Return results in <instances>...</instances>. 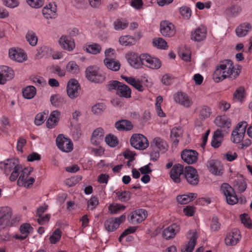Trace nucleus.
Segmentation results:
<instances>
[{
    "label": "nucleus",
    "mask_w": 252,
    "mask_h": 252,
    "mask_svg": "<svg viewBox=\"0 0 252 252\" xmlns=\"http://www.w3.org/2000/svg\"><path fill=\"white\" fill-rule=\"evenodd\" d=\"M36 93V88L34 86H29L23 91V95L27 99H31L35 96Z\"/></svg>",
    "instance_id": "nucleus-43"
},
{
    "label": "nucleus",
    "mask_w": 252,
    "mask_h": 252,
    "mask_svg": "<svg viewBox=\"0 0 252 252\" xmlns=\"http://www.w3.org/2000/svg\"><path fill=\"white\" fill-rule=\"evenodd\" d=\"M175 102L186 108H190L193 105L192 99L186 93L178 92L174 95Z\"/></svg>",
    "instance_id": "nucleus-8"
},
{
    "label": "nucleus",
    "mask_w": 252,
    "mask_h": 252,
    "mask_svg": "<svg viewBox=\"0 0 252 252\" xmlns=\"http://www.w3.org/2000/svg\"><path fill=\"white\" fill-rule=\"evenodd\" d=\"M214 123L220 128V130L223 132L225 130L228 133L231 126V120L227 116L223 115L217 116L214 120Z\"/></svg>",
    "instance_id": "nucleus-18"
},
{
    "label": "nucleus",
    "mask_w": 252,
    "mask_h": 252,
    "mask_svg": "<svg viewBox=\"0 0 252 252\" xmlns=\"http://www.w3.org/2000/svg\"><path fill=\"white\" fill-rule=\"evenodd\" d=\"M57 6L55 3H50L42 9L44 17L47 19L55 18L57 17Z\"/></svg>",
    "instance_id": "nucleus-27"
},
{
    "label": "nucleus",
    "mask_w": 252,
    "mask_h": 252,
    "mask_svg": "<svg viewBox=\"0 0 252 252\" xmlns=\"http://www.w3.org/2000/svg\"><path fill=\"white\" fill-rule=\"evenodd\" d=\"M147 215L146 210L137 209L130 213L128 217V220L131 224H139L146 219Z\"/></svg>",
    "instance_id": "nucleus-9"
},
{
    "label": "nucleus",
    "mask_w": 252,
    "mask_h": 252,
    "mask_svg": "<svg viewBox=\"0 0 252 252\" xmlns=\"http://www.w3.org/2000/svg\"><path fill=\"white\" fill-rule=\"evenodd\" d=\"M116 93L120 97L127 98L131 97V91L127 86L122 83L120 86L118 87Z\"/></svg>",
    "instance_id": "nucleus-40"
},
{
    "label": "nucleus",
    "mask_w": 252,
    "mask_h": 252,
    "mask_svg": "<svg viewBox=\"0 0 252 252\" xmlns=\"http://www.w3.org/2000/svg\"><path fill=\"white\" fill-rule=\"evenodd\" d=\"M85 72L86 78L92 82L99 83H102L105 80L104 75L96 67H88Z\"/></svg>",
    "instance_id": "nucleus-5"
},
{
    "label": "nucleus",
    "mask_w": 252,
    "mask_h": 252,
    "mask_svg": "<svg viewBox=\"0 0 252 252\" xmlns=\"http://www.w3.org/2000/svg\"><path fill=\"white\" fill-rule=\"evenodd\" d=\"M152 145L155 146L162 153H165L168 150V145L166 142L160 137H155Z\"/></svg>",
    "instance_id": "nucleus-36"
},
{
    "label": "nucleus",
    "mask_w": 252,
    "mask_h": 252,
    "mask_svg": "<svg viewBox=\"0 0 252 252\" xmlns=\"http://www.w3.org/2000/svg\"><path fill=\"white\" fill-rule=\"evenodd\" d=\"M122 78L138 91L143 92L144 91V87L138 79L127 76H122Z\"/></svg>",
    "instance_id": "nucleus-35"
},
{
    "label": "nucleus",
    "mask_w": 252,
    "mask_h": 252,
    "mask_svg": "<svg viewBox=\"0 0 252 252\" xmlns=\"http://www.w3.org/2000/svg\"><path fill=\"white\" fill-rule=\"evenodd\" d=\"M99 201L96 197H92L88 201V208L93 210L98 205Z\"/></svg>",
    "instance_id": "nucleus-61"
},
{
    "label": "nucleus",
    "mask_w": 252,
    "mask_h": 252,
    "mask_svg": "<svg viewBox=\"0 0 252 252\" xmlns=\"http://www.w3.org/2000/svg\"><path fill=\"white\" fill-rule=\"evenodd\" d=\"M198 237L196 231L190 230L187 234V238L189 241L181 247L182 252H192L196 244Z\"/></svg>",
    "instance_id": "nucleus-7"
},
{
    "label": "nucleus",
    "mask_w": 252,
    "mask_h": 252,
    "mask_svg": "<svg viewBox=\"0 0 252 252\" xmlns=\"http://www.w3.org/2000/svg\"><path fill=\"white\" fill-rule=\"evenodd\" d=\"M245 133H243L241 130V132L235 129L231 134V141L235 143H240L244 138Z\"/></svg>",
    "instance_id": "nucleus-49"
},
{
    "label": "nucleus",
    "mask_w": 252,
    "mask_h": 252,
    "mask_svg": "<svg viewBox=\"0 0 252 252\" xmlns=\"http://www.w3.org/2000/svg\"><path fill=\"white\" fill-rule=\"evenodd\" d=\"M182 134V130L181 128L174 127L171 131L170 138L171 139L174 145L176 146L179 143L178 138Z\"/></svg>",
    "instance_id": "nucleus-41"
},
{
    "label": "nucleus",
    "mask_w": 252,
    "mask_h": 252,
    "mask_svg": "<svg viewBox=\"0 0 252 252\" xmlns=\"http://www.w3.org/2000/svg\"><path fill=\"white\" fill-rule=\"evenodd\" d=\"M120 43L123 46H128L134 44L135 39L130 35L122 36L119 38Z\"/></svg>",
    "instance_id": "nucleus-47"
},
{
    "label": "nucleus",
    "mask_w": 252,
    "mask_h": 252,
    "mask_svg": "<svg viewBox=\"0 0 252 252\" xmlns=\"http://www.w3.org/2000/svg\"><path fill=\"white\" fill-rule=\"evenodd\" d=\"M103 62L107 68L112 71H117L120 68L121 64L120 62L114 59L105 58Z\"/></svg>",
    "instance_id": "nucleus-34"
},
{
    "label": "nucleus",
    "mask_w": 252,
    "mask_h": 252,
    "mask_svg": "<svg viewBox=\"0 0 252 252\" xmlns=\"http://www.w3.org/2000/svg\"><path fill=\"white\" fill-rule=\"evenodd\" d=\"M14 76V71L7 66H2L0 68V84H4L11 80Z\"/></svg>",
    "instance_id": "nucleus-22"
},
{
    "label": "nucleus",
    "mask_w": 252,
    "mask_h": 252,
    "mask_svg": "<svg viewBox=\"0 0 252 252\" xmlns=\"http://www.w3.org/2000/svg\"><path fill=\"white\" fill-rule=\"evenodd\" d=\"M105 105L102 103L95 104L92 107V112L95 115H100L105 109Z\"/></svg>",
    "instance_id": "nucleus-56"
},
{
    "label": "nucleus",
    "mask_w": 252,
    "mask_h": 252,
    "mask_svg": "<svg viewBox=\"0 0 252 252\" xmlns=\"http://www.w3.org/2000/svg\"><path fill=\"white\" fill-rule=\"evenodd\" d=\"M115 126L120 131H128L133 128L131 123L126 120H121L116 122L115 124Z\"/></svg>",
    "instance_id": "nucleus-33"
},
{
    "label": "nucleus",
    "mask_w": 252,
    "mask_h": 252,
    "mask_svg": "<svg viewBox=\"0 0 252 252\" xmlns=\"http://www.w3.org/2000/svg\"><path fill=\"white\" fill-rule=\"evenodd\" d=\"M33 231V228L29 223H24L22 224L19 227V231L20 234L15 233L13 237L15 239L23 241L26 239L30 234L32 233Z\"/></svg>",
    "instance_id": "nucleus-17"
},
{
    "label": "nucleus",
    "mask_w": 252,
    "mask_h": 252,
    "mask_svg": "<svg viewBox=\"0 0 252 252\" xmlns=\"http://www.w3.org/2000/svg\"><path fill=\"white\" fill-rule=\"evenodd\" d=\"M47 117V114L44 112L37 114L35 117L34 123L37 126H40L43 124Z\"/></svg>",
    "instance_id": "nucleus-60"
},
{
    "label": "nucleus",
    "mask_w": 252,
    "mask_h": 252,
    "mask_svg": "<svg viewBox=\"0 0 252 252\" xmlns=\"http://www.w3.org/2000/svg\"><path fill=\"white\" fill-rule=\"evenodd\" d=\"M184 176L187 182L191 186H195L199 182V178L197 170L191 166L186 167Z\"/></svg>",
    "instance_id": "nucleus-11"
},
{
    "label": "nucleus",
    "mask_w": 252,
    "mask_h": 252,
    "mask_svg": "<svg viewBox=\"0 0 252 252\" xmlns=\"http://www.w3.org/2000/svg\"><path fill=\"white\" fill-rule=\"evenodd\" d=\"M207 166L209 171L213 174L220 175L222 173V166L218 160H210L207 162Z\"/></svg>",
    "instance_id": "nucleus-29"
},
{
    "label": "nucleus",
    "mask_w": 252,
    "mask_h": 252,
    "mask_svg": "<svg viewBox=\"0 0 252 252\" xmlns=\"http://www.w3.org/2000/svg\"><path fill=\"white\" fill-rule=\"evenodd\" d=\"M198 153L194 150H184L181 154L182 159L186 163L191 164L197 160Z\"/></svg>",
    "instance_id": "nucleus-23"
},
{
    "label": "nucleus",
    "mask_w": 252,
    "mask_h": 252,
    "mask_svg": "<svg viewBox=\"0 0 252 252\" xmlns=\"http://www.w3.org/2000/svg\"><path fill=\"white\" fill-rule=\"evenodd\" d=\"M114 28L116 31L123 30L126 29L128 23L121 19H117L114 22Z\"/></svg>",
    "instance_id": "nucleus-54"
},
{
    "label": "nucleus",
    "mask_w": 252,
    "mask_h": 252,
    "mask_svg": "<svg viewBox=\"0 0 252 252\" xmlns=\"http://www.w3.org/2000/svg\"><path fill=\"white\" fill-rule=\"evenodd\" d=\"M211 109L207 106H202L199 110V117L201 120H205L209 117L211 114Z\"/></svg>",
    "instance_id": "nucleus-45"
},
{
    "label": "nucleus",
    "mask_w": 252,
    "mask_h": 252,
    "mask_svg": "<svg viewBox=\"0 0 252 252\" xmlns=\"http://www.w3.org/2000/svg\"><path fill=\"white\" fill-rule=\"evenodd\" d=\"M3 4L11 8L17 7L19 4V0H2Z\"/></svg>",
    "instance_id": "nucleus-62"
},
{
    "label": "nucleus",
    "mask_w": 252,
    "mask_h": 252,
    "mask_svg": "<svg viewBox=\"0 0 252 252\" xmlns=\"http://www.w3.org/2000/svg\"><path fill=\"white\" fill-rule=\"evenodd\" d=\"M240 71L235 68L233 62L230 60H224L218 64L213 74V79L216 83L220 82L226 78L234 79L236 78Z\"/></svg>",
    "instance_id": "nucleus-1"
},
{
    "label": "nucleus",
    "mask_w": 252,
    "mask_h": 252,
    "mask_svg": "<svg viewBox=\"0 0 252 252\" xmlns=\"http://www.w3.org/2000/svg\"><path fill=\"white\" fill-rule=\"evenodd\" d=\"M56 144L59 149L63 152H70L73 149L71 141L65 138L63 134H60L56 138Z\"/></svg>",
    "instance_id": "nucleus-13"
},
{
    "label": "nucleus",
    "mask_w": 252,
    "mask_h": 252,
    "mask_svg": "<svg viewBox=\"0 0 252 252\" xmlns=\"http://www.w3.org/2000/svg\"><path fill=\"white\" fill-rule=\"evenodd\" d=\"M32 171V168L31 167L23 168L21 166V169L20 170V174L18 176L19 178L17 180V185L20 187H29L32 185L35 181V179L32 177H29L30 173Z\"/></svg>",
    "instance_id": "nucleus-3"
},
{
    "label": "nucleus",
    "mask_w": 252,
    "mask_h": 252,
    "mask_svg": "<svg viewBox=\"0 0 252 252\" xmlns=\"http://www.w3.org/2000/svg\"><path fill=\"white\" fill-rule=\"evenodd\" d=\"M180 13L182 16L187 19L190 18L191 15V11L190 9L187 6H182L180 8Z\"/></svg>",
    "instance_id": "nucleus-59"
},
{
    "label": "nucleus",
    "mask_w": 252,
    "mask_h": 252,
    "mask_svg": "<svg viewBox=\"0 0 252 252\" xmlns=\"http://www.w3.org/2000/svg\"><path fill=\"white\" fill-rule=\"evenodd\" d=\"M59 44L63 49L68 51H72L75 46L74 40L70 37L62 36L59 39Z\"/></svg>",
    "instance_id": "nucleus-28"
},
{
    "label": "nucleus",
    "mask_w": 252,
    "mask_h": 252,
    "mask_svg": "<svg viewBox=\"0 0 252 252\" xmlns=\"http://www.w3.org/2000/svg\"><path fill=\"white\" fill-rule=\"evenodd\" d=\"M184 167L180 164H177L173 166L170 172L171 178L176 183L181 182L180 176L184 173Z\"/></svg>",
    "instance_id": "nucleus-24"
},
{
    "label": "nucleus",
    "mask_w": 252,
    "mask_h": 252,
    "mask_svg": "<svg viewBox=\"0 0 252 252\" xmlns=\"http://www.w3.org/2000/svg\"><path fill=\"white\" fill-rule=\"evenodd\" d=\"M80 86L78 81L74 79H70L66 87L67 94L71 99L77 98L80 94Z\"/></svg>",
    "instance_id": "nucleus-10"
},
{
    "label": "nucleus",
    "mask_w": 252,
    "mask_h": 252,
    "mask_svg": "<svg viewBox=\"0 0 252 252\" xmlns=\"http://www.w3.org/2000/svg\"><path fill=\"white\" fill-rule=\"evenodd\" d=\"M227 134L226 131H222L220 129H217L214 133L213 139L211 142L212 146L215 148L219 147L223 140L224 136Z\"/></svg>",
    "instance_id": "nucleus-30"
},
{
    "label": "nucleus",
    "mask_w": 252,
    "mask_h": 252,
    "mask_svg": "<svg viewBox=\"0 0 252 252\" xmlns=\"http://www.w3.org/2000/svg\"><path fill=\"white\" fill-rule=\"evenodd\" d=\"M241 237L240 231L234 228L227 233L224 239L225 243L227 246H234L239 242Z\"/></svg>",
    "instance_id": "nucleus-19"
},
{
    "label": "nucleus",
    "mask_w": 252,
    "mask_h": 252,
    "mask_svg": "<svg viewBox=\"0 0 252 252\" xmlns=\"http://www.w3.org/2000/svg\"><path fill=\"white\" fill-rule=\"evenodd\" d=\"M12 216L10 208L3 207L0 208V231L9 224Z\"/></svg>",
    "instance_id": "nucleus-15"
},
{
    "label": "nucleus",
    "mask_w": 252,
    "mask_h": 252,
    "mask_svg": "<svg viewBox=\"0 0 252 252\" xmlns=\"http://www.w3.org/2000/svg\"><path fill=\"white\" fill-rule=\"evenodd\" d=\"M153 44L154 46L160 49L166 50L168 48L166 41L161 37L154 38L153 40Z\"/></svg>",
    "instance_id": "nucleus-46"
},
{
    "label": "nucleus",
    "mask_w": 252,
    "mask_h": 252,
    "mask_svg": "<svg viewBox=\"0 0 252 252\" xmlns=\"http://www.w3.org/2000/svg\"><path fill=\"white\" fill-rule=\"evenodd\" d=\"M63 101V98L58 94H53L51 96L50 101L54 106H59Z\"/></svg>",
    "instance_id": "nucleus-58"
},
{
    "label": "nucleus",
    "mask_w": 252,
    "mask_h": 252,
    "mask_svg": "<svg viewBox=\"0 0 252 252\" xmlns=\"http://www.w3.org/2000/svg\"><path fill=\"white\" fill-rule=\"evenodd\" d=\"M206 28L203 26L199 27L191 32V39L194 41L200 42L206 38Z\"/></svg>",
    "instance_id": "nucleus-26"
},
{
    "label": "nucleus",
    "mask_w": 252,
    "mask_h": 252,
    "mask_svg": "<svg viewBox=\"0 0 252 252\" xmlns=\"http://www.w3.org/2000/svg\"><path fill=\"white\" fill-rule=\"evenodd\" d=\"M9 57L14 61L22 63L27 59V55L21 49L11 48L9 49Z\"/></svg>",
    "instance_id": "nucleus-20"
},
{
    "label": "nucleus",
    "mask_w": 252,
    "mask_h": 252,
    "mask_svg": "<svg viewBox=\"0 0 252 252\" xmlns=\"http://www.w3.org/2000/svg\"><path fill=\"white\" fill-rule=\"evenodd\" d=\"M130 143L135 149L143 150L149 145L147 138L141 134H133L130 138Z\"/></svg>",
    "instance_id": "nucleus-4"
},
{
    "label": "nucleus",
    "mask_w": 252,
    "mask_h": 252,
    "mask_svg": "<svg viewBox=\"0 0 252 252\" xmlns=\"http://www.w3.org/2000/svg\"><path fill=\"white\" fill-rule=\"evenodd\" d=\"M245 90L242 87L238 88L234 93L233 97L238 100H241L244 97Z\"/></svg>",
    "instance_id": "nucleus-64"
},
{
    "label": "nucleus",
    "mask_w": 252,
    "mask_h": 252,
    "mask_svg": "<svg viewBox=\"0 0 252 252\" xmlns=\"http://www.w3.org/2000/svg\"><path fill=\"white\" fill-rule=\"evenodd\" d=\"M241 10L242 9L240 6L234 5L226 9V12L227 14L232 17H235L240 14Z\"/></svg>",
    "instance_id": "nucleus-55"
},
{
    "label": "nucleus",
    "mask_w": 252,
    "mask_h": 252,
    "mask_svg": "<svg viewBox=\"0 0 252 252\" xmlns=\"http://www.w3.org/2000/svg\"><path fill=\"white\" fill-rule=\"evenodd\" d=\"M101 50V47L100 45L97 43L89 44L86 47V52L92 54L96 55L99 54Z\"/></svg>",
    "instance_id": "nucleus-48"
},
{
    "label": "nucleus",
    "mask_w": 252,
    "mask_h": 252,
    "mask_svg": "<svg viewBox=\"0 0 252 252\" xmlns=\"http://www.w3.org/2000/svg\"><path fill=\"white\" fill-rule=\"evenodd\" d=\"M60 112L58 110L53 111L47 121L46 125L49 128L55 126L59 120Z\"/></svg>",
    "instance_id": "nucleus-38"
},
{
    "label": "nucleus",
    "mask_w": 252,
    "mask_h": 252,
    "mask_svg": "<svg viewBox=\"0 0 252 252\" xmlns=\"http://www.w3.org/2000/svg\"><path fill=\"white\" fill-rule=\"evenodd\" d=\"M118 199L122 202H126L129 200L131 197V193L128 191H124L121 192L120 191H115Z\"/></svg>",
    "instance_id": "nucleus-51"
},
{
    "label": "nucleus",
    "mask_w": 252,
    "mask_h": 252,
    "mask_svg": "<svg viewBox=\"0 0 252 252\" xmlns=\"http://www.w3.org/2000/svg\"><path fill=\"white\" fill-rule=\"evenodd\" d=\"M126 220V216L123 215L118 218H111L107 219L104 222L105 228L108 231H113L117 229L121 223Z\"/></svg>",
    "instance_id": "nucleus-16"
},
{
    "label": "nucleus",
    "mask_w": 252,
    "mask_h": 252,
    "mask_svg": "<svg viewBox=\"0 0 252 252\" xmlns=\"http://www.w3.org/2000/svg\"><path fill=\"white\" fill-rule=\"evenodd\" d=\"M251 25L248 23H244L239 25L235 29V33L239 37L245 36L252 30Z\"/></svg>",
    "instance_id": "nucleus-32"
},
{
    "label": "nucleus",
    "mask_w": 252,
    "mask_h": 252,
    "mask_svg": "<svg viewBox=\"0 0 252 252\" xmlns=\"http://www.w3.org/2000/svg\"><path fill=\"white\" fill-rule=\"evenodd\" d=\"M142 65L147 67L158 69L161 66V63L160 60L157 58H153L147 54H141Z\"/></svg>",
    "instance_id": "nucleus-12"
},
{
    "label": "nucleus",
    "mask_w": 252,
    "mask_h": 252,
    "mask_svg": "<svg viewBox=\"0 0 252 252\" xmlns=\"http://www.w3.org/2000/svg\"><path fill=\"white\" fill-rule=\"evenodd\" d=\"M26 39L28 43L32 46L37 44L38 38L36 33L32 31H28L26 35Z\"/></svg>",
    "instance_id": "nucleus-42"
},
{
    "label": "nucleus",
    "mask_w": 252,
    "mask_h": 252,
    "mask_svg": "<svg viewBox=\"0 0 252 252\" xmlns=\"http://www.w3.org/2000/svg\"><path fill=\"white\" fill-rule=\"evenodd\" d=\"M66 70L71 74H78L80 71V66L74 61H70L66 65Z\"/></svg>",
    "instance_id": "nucleus-44"
},
{
    "label": "nucleus",
    "mask_w": 252,
    "mask_h": 252,
    "mask_svg": "<svg viewBox=\"0 0 252 252\" xmlns=\"http://www.w3.org/2000/svg\"><path fill=\"white\" fill-rule=\"evenodd\" d=\"M105 133L101 127L96 128L93 132L91 142L93 145H98L102 141Z\"/></svg>",
    "instance_id": "nucleus-31"
},
{
    "label": "nucleus",
    "mask_w": 252,
    "mask_h": 252,
    "mask_svg": "<svg viewBox=\"0 0 252 252\" xmlns=\"http://www.w3.org/2000/svg\"><path fill=\"white\" fill-rule=\"evenodd\" d=\"M197 195L195 193H189L188 194H183L177 196V202L181 204H186L189 203L197 197Z\"/></svg>",
    "instance_id": "nucleus-39"
},
{
    "label": "nucleus",
    "mask_w": 252,
    "mask_h": 252,
    "mask_svg": "<svg viewBox=\"0 0 252 252\" xmlns=\"http://www.w3.org/2000/svg\"><path fill=\"white\" fill-rule=\"evenodd\" d=\"M233 186L236 189L241 193L243 192L247 187L245 179L241 175L234 180Z\"/></svg>",
    "instance_id": "nucleus-37"
},
{
    "label": "nucleus",
    "mask_w": 252,
    "mask_h": 252,
    "mask_svg": "<svg viewBox=\"0 0 252 252\" xmlns=\"http://www.w3.org/2000/svg\"><path fill=\"white\" fill-rule=\"evenodd\" d=\"M105 141L107 144L112 147H115L119 143L117 137L111 134H109L106 136Z\"/></svg>",
    "instance_id": "nucleus-52"
},
{
    "label": "nucleus",
    "mask_w": 252,
    "mask_h": 252,
    "mask_svg": "<svg viewBox=\"0 0 252 252\" xmlns=\"http://www.w3.org/2000/svg\"><path fill=\"white\" fill-rule=\"evenodd\" d=\"M108 209L111 214H117L121 211H124L125 209V207L121 204H112L109 205Z\"/></svg>",
    "instance_id": "nucleus-53"
},
{
    "label": "nucleus",
    "mask_w": 252,
    "mask_h": 252,
    "mask_svg": "<svg viewBox=\"0 0 252 252\" xmlns=\"http://www.w3.org/2000/svg\"><path fill=\"white\" fill-rule=\"evenodd\" d=\"M27 1L29 5L35 8L42 7L44 4L43 0H27Z\"/></svg>",
    "instance_id": "nucleus-63"
},
{
    "label": "nucleus",
    "mask_w": 252,
    "mask_h": 252,
    "mask_svg": "<svg viewBox=\"0 0 252 252\" xmlns=\"http://www.w3.org/2000/svg\"><path fill=\"white\" fill-rule=\"evenodd\" d=\"M160 32L164 37H170L175 35L176 30L174 25L168 21H162L160 23Z\"/></svg>",
    "instance_id": "nucleus-14"
},
{
    "label": "nucleus",
    "mask_w": 252,
    "mask_h": 252,
    "mask_svg": "<svg viewBox=\"0 0 252 252\" xmlns=\"http://www.w3.org/2000/svg\"><path fill=\"white\" fill-rule=\"evenodd\" d=\"M180 226L176 223H173L165 228L162 232V236L166 240L174 237L180 230Z\"/></svg>",
    "instance_id": "nucleus-25"
},
{
    "label": "nucleus",
    "mask_w": 252,
    "mask_h": 252,
    "mask_svg": "<svg viewBox=\"0 0 252 252\" xmlns=\"http://www.w3.org/2000/svg\"><path fill=\"white\" fill-rule=\"evenodd\" d=\"M221 193L225 196L226 201L230 205H234L238 202V199L233 189L228 184L223 183L220 189Z\"/></svg>",
    "instance_id": "nucleus-6"
},
{
    "label": "nucleus",
    "mask_w": 252,
    "mask_h": 252,
    "mask_svg": "<svg viewBox=\"0 0 252 252\" xmlns=\"http://www.w3.org/2000/svg\"><path fill=\"white\" fill-rule=\"evenodd\" d=\"M22 165L20 164L19 160L17 158H10L6 159L0 163V168L4 171L6 174L11 172L9 179L13 182L17 180L20 174Z\"/></svg>",
    "instance_id": "nucleus-2"
},
{
    "label": "nucleus",
    "mask_w": 252,
    "mask_h": 252,
    "mask_svg": "<svg viewBox=\"0 0 252 252\" xmlns=\"http://www.w3.org/2000/svg\"><path fill=\"white\" fill-rule=\"evenodd\" d=\"M62 232L60 228L56 229L49 237V241L52 244H56L60 240Z\"/></svg>",
    "instance_id": "nucleus-50"
},
{
    "label": "nucleus",
    "mask_w": 252,
    "mask_h": 252,
    "mask_svg": "<svg viewBox=\"0 0 252 252\" xmlns=\"http://www.w3.org/2000/svg\"><path fill=\"white\" fill-rule=\"evenodd\" d=\"M242 223L248 228L252 227V220L248 214H243L240 216Z\"/></svg>",
    "instance_id": "nucleus-57"
},
{
    "label": "nucleus",
    "mask_w": 252,
    "mask_h": 252,
    "mask_svg": "<svg viewBox=\"0 0 252 252\" xmlns=\"http://www.w3.org/2000/svg\"><path fill=\"white\" fill-rule=\"evenodd\" d=\"M126 58L129 65L135 68H138L142 65L141 55L138 56L135 53L129 52L126 55Z\"/></svg>",
    "instance_id": "nucleus-21"
}]
</instances>
